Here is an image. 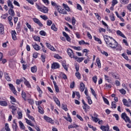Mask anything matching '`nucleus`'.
Listing matches in <instances>:
<instances>
[{"label":"nucleus","instance_id":"1","mask_svg":"<svg viewBox=\"0 0 131 131\" xmlns=\"http://www.w3.org/2000/svg\"><path fill=\"white\" fill-rule=\"evenodd\" d=\"M104 39L107 46H108L109 43H111V42H112V41H114L115 40L113 38L108 35L104 36Z\"/></svg>","mask_w":131,"mask_h":131},{"label":"nucleus","instance_id":"2","mask_svg":"<svg viewBox=\"0 0 131 131\" xmlns=\"http://www.w3.org/2000/svg\"><path fill=\"white\" fill-rule=\"evenodd\" d=\"M121 119H123L125 121V122H128V123H131L130 119L129 117L126 115L125 113H123L121 114Z\"/></svg>","mask_w":131,"mask_h":131},{"label":"nucleus","instance_id":"3","mask_svg":"<svg viewBox=\"0 0 131 131\" xmlns=\"http://www.w3.org/2000/svg\"><path fill=\"white\" fill-rule=\"evenodd\" d=\"M37 8L39 11L42 12V13H44V14H48L49 12V9L46 7H41L39 5H37Z\"/></svg>","mask_w":131,"mask_h":131},{"label":"nucleus","instance_id":"4","mask_svg":"<svg viewBox=\"0 0 131 131\" xmlns=\"http://www.w3.org/2000/svg\"><path fill=\"white\" fill-rule=\"evenodd\" d=\"M107 46L112 49H116L118 47V43L115 40L114 41H112V42L109 43Z\"/></svg>","mask_w":131,"mask_h":131},{"label":"nucleus","instance_id":"5","mask_svg":"<svg viewBox=\"0 0 131 131\" xmlns=\"http://www.w3.org/2000/svg\"><path fill=\"white\" fill-rule=\"evenodd\" d=\"M57 10H58V12H59L60 14H62L63 15H67V11H66L65 9H62L61 8V7L57 6Z\"/></svg>","mask_w":131,"mask_h":131},{"label":"nucleus","instance_id":"6","mask_svg":"<svg viewBox=\"0 0 131 131\" xmlns=\"http://www.w3.org/2000/svg\"><path fill=\"white\" fill-rule=\"evenodd\" d=\"M67 53H68L69 57H70V58H74L75 57V56H74V54L73 53V51L71 49H70V48L68 49Z\"/></svg>","mask_w":131,"mask_h":131},{"label":"nucleus","instance_id":"7","mask_svg":"<svg viewBox=\"0 0 131 131\" xmlns=\"http://www.w3.org/2000/svg\"><path fill=\"white\" fill-rule=\"evenodd\" d=\"M11 91L13 93L14 95H17V91L15 89V87L12 84H9Z\"/></svg>","mask_w":131,"mask_h":131},{"label":"nucleus","instance_id":"8","mask_svg":"<svg viewBox=\"0 0 131 131\" xmlns=\"http://www.w3.org/2000/svg\"><path fill=\"white\" fill-rule=\"evenodd\" d=\"M60 68V64L57 62H54L51 66L52 69H58Z\"/></svg>","mask_w":131,"mask_h":131},{"label":"nucleus","instance_id":"9","mask_svg":"<svg viewBox=\"0 0 131 131\" xmlns=\"http://www.w3.org/2000/svg\"><path fill=\"white\" fill-rule=\"evenodd\" d=\"M33 20L34 21V22H35V23H36V24H38V25H39V26H40L41 27H42V26H43L42 24H41V23H40V20H39V19H38L36 18H33Z\"/></svg>","mask_w":131,"mask_h":131},{"label":"nucleus","instance_id":"10","mask_svg":"<svg viewBox=\"0 0 131 131\" xmlns=\"http://www.w3.org/2000/svg\"><path fill=\"white\" fill-rule=\"evenodd\" d=\"M11 34L12 36V39L13 40H17V36H16L17 33H16V31L15 30L11 31Z\"/></svg>","mask_w":131,"mask_h":131},{"label":"nucleus","instance_id":"11","mask_svg":"<svg viewBox=\"0 0 131 131\" xmlns=\"http://www.w3.org/2000/svg\"><path fill=\"white\" fill-rule=\"evenodd\" d=\"M53 82L54 85L55 92H56V93H59V92H60V90L59 89V86L57 85V83L55 81H53Z\"/></svg>","mask_w":131,"mask_h":131},{"label":"nucleus","instance_id":"12","mask_svg":"<svg viewBox=\"0 0 131 131\" xmlns=\"http://www.w3.org/2000/svg\"><path fill=\"white\" fill-rule=\"evenodd\" d=\"M5 33V28L4 25L0 24V34H4Z\"/></svg>","mask_w":131,"mask_h":131},{"label":"nucleus","instance_id":"13","mask_svg":"<svg viewBox=\"0 0 131 131\" xmlns=\"http://www.w3.org/2000/svg\"><path fill=\"white\" fill-rule=\"evenodd\" d=\"M24 80H25L24 81V83L25 84V85H26V86H27V88H28L29 89L30 88H31V85H30V83H29V82H28V81H27V79H26V78L23 77Z\"/></svg>","mask_w":131,"mask_h":131},{"label":"nucleus","instance_id":"14","mask_svg":"<svg viewBox=\"0 0 131 131\" xmlns=\"http://www.w3.org/2000/svg\"><path fill=\"white\" fill-rule=\"evenodd\" d=\"M74 59H75V60H77V62H79V63H80L81 62H82L83 60H84V58L78 57L77 56H75Z\"/></svg>","mask_w":131,"mask_h":131},{"label":"nucleus","instance_id":"15","mask_svg":"<svg viewBox=\"0 0 131 131\" xmlns=\"http://www.w3.org/2000/svg\"><path fill=\"white\" fill-rule=\"evenodd\" d=\"M100 128L102 131H108L109 130V126H101Z\"/></svg>","mask_w":131,"mask_h":131},{"label":"nucleus","instance_id":"16","mask_svg":"<svg viewBox=\"0 0 131 131\" xmlns=\"http://www.w3.org/2000/svg\"><path fill=\"white\" fill-rule=\"evenodd\" d=\"M8 13L10 16H12V17H14V16H15V12L12 8H10L9 10Z\"/></svg>","mask_w":131,"mask_h":131},{"label":"nucleus","instance_id":"17","mask_svg":"<svg viewBox=\"0 0 131 131\" xmlns=\"http://www.w3.org/2000/svg\"><path fill=\"white\" fill-rule=\"evenodd\" d=\"M44 119L46 120L47 122H50V123H52V122H53V120L52 119V118L47 116H44Z\"/></svg>","mask_w":131,"mask_h":131},{"label":"nucleus","instance_id":"18","mask_svg":"<svg viewBox=\"0 0 131 131\" xmlns=\"http://www.w3.org/2000/svg\"><path fill=\"white\" fill-rule=\"evenodd\" d=\"M62 34H63V36H65L66 38L68 41H70V39H71L70 37L69 36V35H68L67 33H66V32H63Z\"/></svg>","mask_w":131,"mask_h":131},{"label":"nucleus","instance_id":"19","mask_svg":"<svg viewBox=\"0 0 131 131\" xmlns=\"http://www.w3.org/2000/svg\"><path fill=\"white\" fill-rule=\"evenodd\" d=\"M12 2L13 1L12 0L7 1L8 6L10 7V9H14V6L13 5V3H12Z\"/></svg>","mask_w":131,"mask_h":131},{"label":"nucleus","instance_id":"20","mask_svg":"<svg viewBox=\"0 0 131 131\" xmlns=\"http://www.w3.org/2000/svg\"><path fill=\"white\" fill-rule=\"evenodd\" d=\"M122 102L125 106H126L127 107H130V105H129V103L127 102V100L125 99H123L122 100Z\"/></svg>","mask_w":131,"mask_h":131},{"label":"nucleus","instance_id":"21","mask_svg":"<svg viewBox=\"0 0 131 131\" xmlns=\"http://www.w3.org/2000/svg\"><path fill=\"white\" fill-rule=\"evenodd\" d=\"M32 46L33 48H34V50H35L36 51H39V50H40V47H39V46H38V45H37V43L33 45Z\"/></svg>","mask_w":131,"mask_h":131},{"label":"nucleus","instance_id":"22","mask_svg":"<svg viewBox=\"0 0 131 131\" xmlns=\"http://www.w3.org/2000/svg\"><path fill=\"white\" fill-rule=\"evenodd\" d=\"M85 88V85H84V84L83 82L80 84V90L81 92H83V91H84Z\"/></svg>","mask_w":131,"mask_h":131},{"label":"nucleus","instance_id":"23","mask_svg":"<svg viewBox=\"0 0 131 131\" xmlns=\"http://www.w3.org/2000/svg\"><path fill=\"white\" fill-rule=\"evenodd\" d=\"M0 105L4 107L8 106V103L6 101H0Z\"/></svg>","mask_w":131,"mask_h":131},{"label":"nucleus","instance_id":"24","mask_svg":"<svg viewBox=\"0 0 131 131\" xmlns=\"http://www.w3.org/2000/svg\"><path fill=\"white\" fill-rule=\"evenodd\" d=\"M117 34H118V35L121 36V37H123V38H125V36L124 35V34H123V33H122V32H121V31L119 30H117Z\"/></svg>","mask_w":131,"mask_h":131},{"label":"nucleus","instance_id":"25","mask_svg":"<svg viewBox=\"0 0 131 131\" xmlns=\"http://www.w3.org/2000/svg\"><path fill=\"white\" fill-rule=\"evenodd\" d=\"M38 112L40 113V114H43L45 113V111H43V108L40 106V105L38 106Z\"/></svg>","mask_w":131,"mask_h":131},{"label":"nucleus","instance_id":"26","mask_svg":"<svg viewBox=\"0 0 131 131\" xmlns=\"http://www.w3.org/2000/svg\"><path fill=\"white\" fill-rule=\"evenodd\" d=\"M62 6L64 8V10H66V11H67V12H70V8H69V6H68V5L65 4H63Z\"/></svg>","mask_w":131,"mask_h":131},{"label":"nucleus","instance_id":"27","mask_svg":"<svg viewBox=\"0 0 131 131\" xmlns=\"http://www.w3.org/2000/svg\"><path fill=\"white\" fill-rule=\"evenodd\" d=\"M31 70L33 73H35V72H36V71H37V67H36V66H34V67H32L31 68Z\"/></svg>","mask_w":131,"mask_h":131},{"label":"nucleus","instance_id":"28","mask_svg":"<svg viewBox=\"0 0 131 131\" xmlns=\"http://www.w3.org/2000/svg\"><path fill=\"white\" fill-rule=\"evenodd\" d=\"M54 101L55 102L56 104L60 107L61 106V104H60V101L56 98V97H54Z\"/></svg>","mask_w":131,"mask_h":131},{"label":"nucleus","instance_id":"29","mask_svg":"<svg viewBox=\"0 0 131 131\" xmlns=\"http://www.w3.org/2000/svg\"><path fill=\"white\" fill-rule=\"evenodd\" d=\"M4 75L7 81H11V78H10V76H9V74L8 73H4Z\"/></svg>","mask_w":131,"mask_h":131},{"label":"nucleus","instance_id":"30","mask_svg":"<svg viewBox=\"0 0 131 131\" xmlns=\"http://www.w3.org/2000/svg\"><path fill=\"white\" fill-rule=\"evenodd\" d=\"M25 120L27 124H29V125H30L31 126H34V125L32 124V123L31 122V121L28 120L27 118H26Z\"/></svg>","mask_w":131,"mask_h":131},{"label":"nucleus","instance_id":"31","mask_svg":"<svg viewBox=\"0 0 131 131\" xmlns=\"http://www.w3.org/2000/svg\"><path fill=\"white\" fill-rule=\"evenodd\" d=\"M68 118L66 117H64V118L67 120V121H69V122H72V119H71V117H70V116L69 115V114L68 113Z\"/></svg>","mask_w":131,"mask_h":131},{"label":"nucleus","instance_id":"32","mask_svg":"<svg viewBox=\"0 0 131 131\" xmlns=\"http://www.w3.org/2000/svg\"><path fill=\"white\" fill-rule=\"evenodd\" d=\"M41 57L42 62L43 63H45V62H46V58H47V56H46V54H41Z\"/></svg>","mask_w":131,"mask_h":131},{"label":"nucleus","instance_id":"33","mask_svg":"<svg viewBox=\"0 0 131 131\" xmlns=\"http://www.w3.org/2000/svg\"><path fill=\"white\" fill-rule=\"evenodd\" d=\"M19 123L20 128H22L23 129H25V126H24V124H23V123L21 121H19Z\"/></svg>","mask_w":131,"mask_h":131},{"label":"nucleus","instance_id":"34","mask_svg":"<svg viewBox=\"0 0 131 131\" xmlns=\"http://www.w3.org/2000/svg\"><path fill=\"white\" fill-rule=\"evenodd\" d=\"M104 78H105V80H106V81H107V82H109L110 83H111V79H110L109 78V77L107 75H104Z\"/></svg>","mask_w":131,"mask_h":131},{"label":"nucleus","instance_id":"35","mask_svg":"<svg viewBox=\"0 0 131 131\" xmlns=\"http://www.w3.org/2000/svg\"><path fill=\"white\" fill-rule=\"evenodd\" d=\"M94 38L95 39V40H96V41H98V42H99V43H100V45H102V41H101L100 38L96 37V36H94Z\"/></svg>","mask_w":131,"mask_h":131},{"label":"nucleus","instance_id":"36","mask_svg":"<svg viewBox=\"0 0 131 131\" xmlns=\"http://www.w3.org/2000/svg\"><path fill=\"white\" fill-rule=\"evenodd\" d=\"M91 91L92 92V95L94 96V97L95 98V99H97V94H96V92H95V90H94L93 88H91Z\"/></svg>","mask_w":131,"mask_h":131},{"label":"nucleus","instance_id":"37","mask_svg":"<svg viewBox=\"0 0 131 131\" xmlns=\"http://www.w3.org/2000/svg\"><path fill=\"white\" fill-rule=\"evenodd\" d=\"M6 131H11V129L9 127V124L8 123L5 124V128H4Z\"/></svg>","mask_w":131,"mask_h":131},{"label":"nucleus","instance_id":"38","mask_svg":"<svg viewBox=\"0 0 131 131\" xmlns=\"http://www.w3.org/2000/svg\"><path fill=\"white\" fill-rule=\"evenodd\" d=\"M96 63L98 65L99 68H101V61H100V59L97 58L96 59Z\"/></svg>","mask_w":131,"mask_h":131},{"label":"nucleus","instance_id":"39","mask_svg":"<svg viewBox=\"0 0 131 131\" xmlns=\"http://www.w3.org/2000/svg\"><path fill=\"white\" fill-rule=\"evenodd\" d=\"M51 29L52 30H54V31H57V30H58V29H57V28H56V25H55L54 24H53L52 26H51Z\"/></svg>","mask_w":131,"mask_h":131},{"label":"nucleus","instance_id":"40","mask_svg":"<svg viewBox=\"0 0 131 131\" xmlns=\"http://www.w3.org/2000/svg\"><path fill=\"white\" fill-rule=\"evenodd\" d=\"M27 116L29 119H31L32 121H34V122H35V120H34V118L33 116H30L29 114H27Z\"/></svg>","mask_w":131,"mask_h":131},{"label":"nucleus","instance_id":"41","mask_svg":"<svg viewBox=\"0 0 131 131\" xmlns=\"http://www.w3.org/2000/svg\"><path fill=\"white\" fill-rule=\"evenodd\" d=\"M83 109L85 111L86 109H90V106L89 105L86 104V103L84 104V106H82Z\"/></svg>","mask_w":131,"mask_h":131},{"label":"nucleus","instance_id":"42","mask_svg":"<svg viewBox=\"0 0 131 131\" xmlns=\"http://www.w3.org/2000/svg\"><path fill=\"white\" fill-rule=\"evenodd\" d=\"M10 100H11V103H12V104H13V105H14V103H15L16 102V99L14 98V97L11 96Z\"/></svg>","mask_w":131,"mask_h":131},{"label":"nucleus","instance_id":"43","mask_svg":"<svg viewBox=\"0 0 131 131\" xmlns=\"http://www.w3.org/2000/svg\"><path fill=\"white\" fill-rule=\"evenodd\" d=\"M119 92L122 94V95H125L126 94V91L123 89L119 90Z\"/></svg>","mask_w":131,"mask_h":131},{"label":"nucleus","instance_id":"44","mask_svg":"<svg viewBox=\"0 0 131 131\" xmlns=\"http://www.w3.org/2000/svg\"><path fill=\"white\" fill-rule=\"evenodd\" d=\"M92 119H93V121H94V122L96 123H97L98 121H99V120H100V119L98 118V117H94L93 116H92Z\"/></svg>","mask_w":131,"mask_h":131},{"label":"nucleus","instance_id":"45","mask_svg":"<svg viewBox=\"0 0 131 131\" xmlns=\"http://www.w3.org/2000/svg\"><path fill=\"white\" fill-rule=\"evenodd\" d=\"M40 18H41V19H42L43 20H45V21L49 19V18H48V16H47L46 15H40Z\"/></svg>","mask_w":131,"mask_h":131},{"label":"nucleus","instance_id":"46","mask_svg":"<svg viewBox=\"0 0 131 131\" xmlns=\"http://www.w3.org/2000/svg\"><path fill=\"white\" fill-rule=\"evenodd\" d=\"M78 127V125L76 124H74V125H71L69 126L68 129H70V128H74V127Z\"/></svg>","mask_w":131,"mask_h":131},{"label":"nucleus","instance_id":"47","mask_svg":"<svg viewBox=\"0 0 131 131\" xmlns=\"http://www.w3.org/2000/svg\"><path fill=\"white\" fill-rule=\"evenodd\" d=\"M18 127V125L17 123L12 124V128L15 129V131H17V128Z\"/></svg>","mask_w":131,"mask_h":131},{"label":"nucleus","instance_id":"48","mask_svg":"<svg viewBox=\"0 0 131 131\" xmlns=\"http://www.w3.org/2000/svg\"><path fill=\"white\" fill-rule=\"evenodd\" d=\"M73 49H74V50H76V51H81V47H80L74 46V47H73Z\"/></svg>","mask_w":131,"mask_h":131},{"label":"nucleus","instance_id":"49","mask_svg":"<svg viewBox=\"0 0 131 131\" xmlns=\"http://www.w3.org/2000/svg\"><path fill=\"white\" fill-rule=\"evenodd\" d=\"M17 114L18 115V119H21L23 117V114L22 112H19L17 113Z\"/></svg>","mask_w":131,"mask_h":131},{"label":"nucleus","instance_id":"50","mask_svg":"<svg viewBox=\"0 0 131 131\" xmlns=\"http://www.w3.org/2000/svg\"><path fill=\"white\" fill-rule=\"evenodd\" d=\"M75 75L76 77L78 78V79H80V78H81L80 73H79V72H76L75 73Z\"/></svg>","mask_w":131,"mask_h":131},{"label":"nucleus","instance_id":"51","mask_svg":"<svg viewBox=\"0 0 131 131\" xmlns=\"http://www.w3.org/2000/svg\"><path fill=\"white\" fill-rule=\"evenodd\" d=\"M110 17L111 21H115V17H114V14L113 13L110 16Z\"/></svg>","mask_w":131,"mask_h":131},{"label":"nucleus","instance_id":"52","mask_svg":"<svg viewBox=\"0 0 131 131\" xmlns=\"http://www.w3.org/2000/svg\"><path fill=\"white\" fill-rule=\"evenodd\" d=\"M62 109L64 111H68V108H67V106L65 104H62Z\"/></svg>","mask_w":131,"mask_h":131},{"label":"nucleus","instance_id":"53","mask_svg":"<svg viewBox=\"0 0 131 131\" xmlns=\"http://www.w3.org/2000/svg\"><path fill=\"white\" fill-rule=\"evenodd\" d=\"M105 85L106 90H109V89H111V88H112V86L111 85V84H108L106 83Z\"/></svg>","mask_w":131,"mask_h":131},{"label":"nucleus","instance_id":"54","mask_svg":"<svg viewBox=\"0 0 131 131\" xmlns=\"http://www.w3.org/2000/svg\"><path fill=\"white\" fill-rule=\"evenodd\" d=\"M21 96L23 99H24L25 101H26V98H26V93H25L24 92H22Z\"/></svg>","mask_w":131,"mask_h":131},{"label":"nucleus","instance_id":"55","mask_svg":"<svg viewBox=\"0 0 131 131\" xmlns=\"http://www.w3.org/2000/svg\"><path fill=\"white\" fill-rule=\"evenodd\" d=\"M39 33L40 35H42V36H46V35H47V33H46L45 31H41Z\"/></svg>","mask_w":131,"mask_h":131},{"label":"nucleus","instance_id":"56","mask_svg":"<svg viewBox=\"0 0 131 131\" xmlns=\"http://www.w3.org/2000/svg\"><path fill=\"white\" fill-rule=\"evenodd\" d=\"M37 90L38 92V93H39L40 95H41L42 94V91H41L39 86H37Z\"/></svg>","mask_w":131,"mask_h":131},{"label":"nucleus","instance_id":"57","mask_svg":"<svg viewBox=\"0 0 131 131\" xmlns=\"http://www.w3.org/2000/svg\"><path fill=\"white\" fill-rule=\"evenodd\" d=\"M93 81H94V83H97V79H98V77L97 76H95L92 78Z\"/></svg>","mask_w":131,"mask_h":131},{"label":"nucleus","instance_id":"58","mask_svg":"<svg viewBox=\"0 0 131 131\" xmlns=\"http://www.w3.org/2000/svg\"><path fill=\"white\" fill-rule=\"evenodd\" d=\"M34 39L36 41H40V38L38 36H34Z\"/></svg>","mask_w":131,"mask_h":131},{"label":"nucleus","instance_id":"59","mask_svg":"<svg viewBox=\"0 0 131 131\" xmlns=\"http://www.w3.org/2000/svg\"><path fill=\"white\" fill-rule=\"evenodd\" d=\"M103 99L104 103H105V104H106L107 105H109V101H108V99H107V98L105 97H103Z\"/></svg>","mask_w":131,"mask_h":131},{"label":"nucleus","instance_id":"60","mask_svg":"<svg viewBox=\"0 0 131 131\" xmlns=\"http://www.w3.org/2000/svg\"><path fill=\"white\" fill-rule=\"evenodd\" d=\"M8 16H9V14L8 13H6L4 15H3L2 16H1V18L2 19H7V17H8Z\"/></svg>","mask_w":131,"mask_h":131},{"label":"nucleus","instance_id":"61","mask_svg":"<svg viewBox=\"0 0 131 131\" xmlns=\"http://www.w3.org/2000/svg\"><path fill=\"white\" fill-rule=\"evenodd\" d=\"M99 31L100 33H101V32H106V29H105L103 28H100L99 29Z\"/></svg>","mask_w":131,"mask_h":131},{"label":"nucleus","instance_id":"62","mask_svg":"<svg viewBox=\"0 0 131 131\" xmlns=\"http://www.w3.org/2000/svg\"><path fill=\"white\" fill-rule=\"evenodd\" d=\"M112 108H114V109H116V103L115 102H112Z\"/></svg>","mask_w":131,"mask_h":131},{"label":"nucleus","instance_id":"63","mask_svg":"<svg viewBox=\"0 0 131 131\" xmlns=\"http://www.w3.org/2000/svg\"><path fill=\"white\" fill-rule=\"evenodd\" d=\"M122 56L123 57V58H124L125 60H126L127 61H128V57L126 56L125 54L124 53L122 54Z\"/></svg>","mask_w":131,"mask_h":131},{"label":"nucleus","instance_id":"64","mask_svg":"<svg viewBox=\"0 0 131 131\" xmlns=\"http://www.w3.org/2000/svg\"><path fill=\"white\" fill-rule=\"evenodd\" d=\"M127 9L128 10V11H129V12H131V4L127 5Z\"/></svg>","mask_w":131,"mask_h":131}]
</instances>
